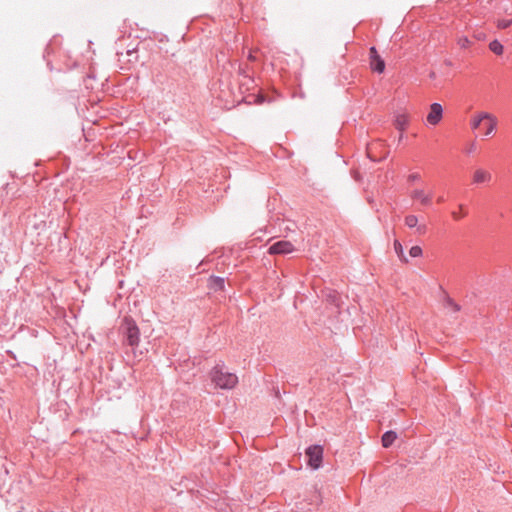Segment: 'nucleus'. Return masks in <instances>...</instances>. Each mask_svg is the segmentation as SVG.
I'll return each instance as SVG.
<instances>
[{"mask_svg": "<svg viewBox=\"0 0 512 512\" xmlns=\"http://www.w3.org/2000/svg\"><path fill=\"white\" fill-rule=\"evenodd\" d=\"M224 364H217L211 370V380L220 389H232L238 383V377L234 373L223 370Z\"/></svg>", "mask_w": 512, "mask_h": 512, "instance_id": "f257e3e1", "label": "nucleus"}, {"mask_svg": "<svg viewBox=\"0 0 512 512\" xmlns=\"http://www.w3.org/2000/svg\"><path fill=\"white\" fill-rule=\"evenodd\" d=\"M122 328L125 342L133 348L137 347L140 341V331L135 321L130 317H125Z\"/></svg>", "mask_w": 512, "mask_h": 512, "instance_id": "f03ea898", "label": "nucleus"}, {"mask_svg": "<svg viewBox=\"0 0 512 512\" xmlns=\"http://www.w3.org/2000/svg\"><path fill=\"white\" fill-rule=\"evenodd\" d=\"M307 464L312 469H318L323 460V448L320 445H312L306 449Z\"/></svg>", "mask_w": 512, "mask_h": 512, "instance_id": "7ed1b4c3", "label": "nucleus"}, {"mask_svg": "<svg viewBox=\"0 0 512 512\" xmlns=\"http://www.w3.org/2000/svg\"><path fill=\"white\" fill-rule=\"evenodd\" d=\"M294 251V246L290 241L281 240L273 243L268 248V253L271 255L276 254H289Z\"/></svg>", "mask_w": 512, "mask_h": 512, "instance_id": "20e7f679", "label": "nucleus"}, {"mask_svg": "<svg viewBox=\"0 0 512 512\" xmlns=\"http://www.w3.org/2000/svg\"><path fill=\"white\" fill-rule=\"evenodd\" d=\"M370 67L372 71L377 73H383L385 70V62L382 57L378 54L377 49L372 46L369 49Z\"/></svg>", "mask_w": 512, "mask_h": 512, "instance_id": "39448f33", "label": "nucleus"}, {"mask_svg": "<svg viewBox=\"0 0 512 512\" xmlns=\"http://www.w3.org/2000/svg\"><path fill=\"white\" fill-rule=\"evenodd\" d=\"M443 115V108L442 105L439 103H433L430 106V111L427 115V122L431 125H437Z\"/></svg>", "mask_w": 512, "mask_h": 512, "instance_id": "423d86ee", "label": "nucleus"}, {"mask_svg": "<svg viewBox=\"0 0 512 512\" xmlns=\"http://www.w3.org/2000/svg\"><path fill=\"white\" fill-rule=\"evenodd\" d=\"M413 200H418L422 205L429 206L432 201V195L426 194L423 189H415L410 193Z\"/></svg>", "mask_w": 512, "mask_h": 512, "instance_id": "0eeeda50", "label": "nucleus"}, {"mask_svg": "<svg viewBox=\"0 0 512 512\" xmlns=\"http://www.w3.org/2000/svg\"><path fill=\"white\" fill-rule=\"evenodd\" d=\"M492 179V175L490 172L484 169H477L473 174V183L475 184H484L490 182Z\"/></svg>", "mask_w": 512, "mask_h": 512, "instance_id": "6e6552de", "label": "nucleus"}, {"mask_svg": "<svg viewBox=\"0 0 512 512\" xmlns=\"http://www.w3.org/2000/svg\"><path fill=\"white\" fill-rule=\"evenodd\" d=\"M225 287V280L223 277L211 276L208 279V288L214 292L222 291Z\"/></svg>", "mask_w": 512, "mask_h": 512, "instance_id": "1a4fd4ad", "label": "nucleus"}, {"mask_svg": "<svg viewBox=\"0 0 512 512\" xmlns=\"http://www.w3.org/2000/svg\"><path fill=\"white\" fill-rule=\"evenodd\" d=\"M483 128H484V135L489 136L493 133V131L496 128L497 125V119L490 114V118H486L485 121H483Z\"/></svg>", "mask_w": 512, "mask_h": 512, "instance_id": "9d476101", "label": "nucleus"}, {"mask_svg": "<svg viewBox=\"0 0 512 512\" xmlns=\"http://www.w3.org/2000/svg\"><path fill=\"white\" fill-rule=\"evenodd\" d=\"M396 439H397V433L395 431H392V430L386 431L382 435V439H381L383 447L389 448Z\"/></svg>", "mask_w": 512, "mask_h": 512, "instance_id": "9b49d317", "label": "nucleus"}, {"mask_svg": "<svg viewBox=\"0 0 512 512\" xmlns=\"http://www.w3.org/2000/svg\"><path fill=\"white\" fill-rule=\"evenodd\" d=\"M394 125L398 130L403 132L408 125V117L404 114L397 115L394 120Z\"/></svg>", "mask_w": 512, "mask_h": 512, "instance_id": "f8f14e48", "label": "nucleus"}, {"mask_svg": "<svg viewBox=\"0 0 512 512\" xmlns=\"http://www.w3.org/2000/svg\"><path fill=\"white\" fill-rule=\"evenodd\" d=\"M486 118H490V113L482 112L476 115L471 121L472 129L479 128L482 125L483 121L486 120Z\"/></svg>", "mask_w": 512, "mask_h": 512, "instance_id": "ddd939ff", "label": "nucleus"}, {"mask_svg": "<svg viewBox=\"0 0 512 512\" xmlns=\"http://www.w3.org/2000/svg\"><path fill=\"white\" fill-rule=\"evenodd\" d=\"M489 49L495 53L496 55H501L503 53V45L498 40H493L489 44Z\"/></svg>", "mask_w": 512, "mask_h": 512, "instance_id": "4468645a", "label": "nucleus"}, {"mask_svg": "<svg viewBox=\"0 0 512 512\" xmlns=\"http://www.w3.org/2000/svg\"><path fill=\"white\" fill-rule=\"evenodd\" d=\"M394 250H395V253L397 254V256L404 262H407V258L405 257L404 255V251H403V247H402V244L400 243L399 240H395L394 241Z\"/></svg>", "mask_w": 512, "mask_h": 512, "instance_id": "2eb2a0df", "label": "nucleus"}, {"mask_svg": "<svg viewBox=\"0 0 512 512\" xmlns=\"http://www.w3.org/2000/svg\"><path fill=\"white\" fill-rule=\"evenodd\" d=\"M405 224L409 227V228H414L417 226L418 224V218L417 216L415 215H408L405 217Z\"/></svg>", "mask_w": 512, "mask_h": 512, "instance_id": "dca6fc26", "label": "nucleus"}, {"mask_svg": "<svg viewBox=\"0 0 512 512\" xmlns=\"http://www.w3.org/2000/svg\"><path fill=\"white\" fill-rule=\"evenodd\" d=\"M445 303H446V306L451 308L453 312L460 311V305L457 304L453 299L447 297Z\"/></svg>", "mask_w": 512, "mask_h": 512, "instance_id": "f3484780", "label": "nucleus"}, {"mask_svg": "<svg viewBox=\"0 0 512 512\" xmlns=\"http://www.w3.org/2000/svg\"><path fill=\"white\" fill-rule=\"evenodd\" d=\"M411 257H420L422 255V248L420 246H412L409 250Z\"/></svg>", "mask_w": 512, "mask_h": 512, "instance_id": "a211bd4d", "label": "nucleus"}, {"mask_svg": "<svg viewBox=\"0 0 512 512\" xmlns=\"http://www.w3.org/2000/svg\"><path fill=\"white\" fill-rule=\"evenodd\" d=\"M512 24V20L510 19H503L498 22V27L501 29H506Z\"/></svg>", "mask_w": 512, "mask_h": 512, "instance_id": "6ab92c4d", "label": "nucleus"}, {"mask_svg": "<svg viewBox=\"0 0 512 512\" xmlns=\"http://www.w3.org/2000/svg\"><path fill=\"white\" fill-rule=\"evenodd\" d=\"M458 43L462 48H466L470 45L471 42L467 37H463L459 39Z\"/></svg>", "mask_w": 512, "mask_h": 512, "instance_id": "aec40b11", "label": "nucleus"}, {"mask_svg": "<svg viewBox=\"0 0 512 512\" xmlns=\"http://www.w3.org/2000/svg\"><path fill=\"white\" fill-rule=\"evenodd\" d=\"M420 179H421V176H420V174H419V173H412V174H410V175L408 176V178H407V180H408L409 182H411V183H412V182H415V181H418V180H420Z\"/></svg>", "mask_w": 512, "mask_h": 512, "instance_id": "412c9836", "label": "nucleus"}, {"mask_svg": "<svg viewBox=\"0 0 512 512\" xmlns=\"http://www.w3.org/2000/svg\"><path fill=\"white\" fill-rule=\"evenodd\" d=\"M427 231V226L425 224L417 225L416 226V232L420 235L425 234Z\"/></svg>", "mask_w": 512, "mask_h": 512, "instance_id": "4be33fe9", "label": "nucleus"}, {"mask_svg": "<svg viewBox=\"0 0 512 512\" xmlns=\"http://www.w3.org/2000/svg\"><path fill=\"white\" fill-rule=\"evenodd\" d=\"M328 300L331 303L335 304L336 306H339V304H338V295L336 293L329 294Z\"/></svg>", "mask_w": 512, "mask_h": 512, "instance_id": "5701e85b", "label": "nucleus"}, {"mask_svg": "<svg viewBox=\"0 0 512 512\" xmlns=\"http://www.w3.org/2000/svg\"><path fill=\"white\" fill-rule=\"evenodd\" d=\"M461 216H462V215H461L460 213H458V212H455V211H453V212H452V217H453L455 220L460 219V217H461Z\"/></svg>", "mask_w": 512, "mask_h": 512, "instance_id": "b1692460", "label": "nucleus"}, {"mask_svg": "<svg viewBox=\"0 0 512 512\" xmlns=\"http://www.w3.org/2000/svg\"><path fill=\"white\" fill-rule=\"evenodd\" d=\"M474 150H475V144L472 143L471 146L469 147V149L467 150V152L472 153V152H474Z\"/></svg>", "mask_w": 512, "mask_h": 512, "instance_id": "393cba45", "label": "nucleus"}, {"mask_svg": "<svg viewBox=\"0 0 512 512\" xmlns=\"http://www.w3.org/2000/svg\"><path fill=\"white\" fill-rule=\"evenodd\" d=\"M444 200H445V199H444V197H443V196H440V197H438V199H437V201H438L439 203L444 202Z\"/></svg>", "mask_w": 512, "mask_h": 512, "instance_id": "a878e982", "label": "nucleus"}, {"mask_svg": "<svg viewBox=\"0 0 512 512\" xmlns=\"http://www.w3.org/2000/svg\"><path fill=\"white\" fill-rule=\"evenodd\" d=\"M403 139V132H401L400 136H399V141H401Z\"/></svg>", "mask_w": 512, "mask_h": 512, "instance_id": "bb28decb", "label": "nucleus"}]
</instances>
